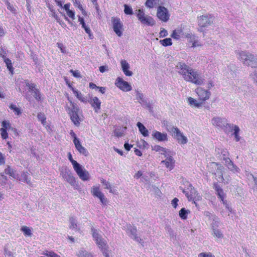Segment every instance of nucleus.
<instances>
[{"instance_id": "nucleus-48", "label": "nucleus", "mask_w": 257, "mask_h": 257, "mask_svg": "<svg viewBox=\"0 0 257 257\" xmlns=\"http://www.w3.org/2000/svg\"><path fill=\"white\" fill-rule=\"evenodd\" d=\"M143 97H144V95H143V93H142L140 91L137 90L136 91V98H137V99L139 101V102L141 103V101H143Z\"/></svg>"}, {"instance_id": "nucleus-5", "label": "nucleus", "mask_w": 257, "mask_h": 257, "mask_svg": "<svg viewBox=\"0 0 257 257\" xmlns=\"http://www.w3.org/2000/svg\"><path fill=\"white\" fill-rule=\"evenodd\" d=\"M239 58L243 60V63L245 65L251 67H257V58L252 54L241 52L239 53Z\"/></svg>"}, {"instance_id": "nucleus-36", "label": "nucleus", "mask_w": 257, "mask_h": 257, "mask_svg": "<svg viewBox=\"0 0 257 257\" xmlns=\"http://www.w3.org/2000/svg\"><path fill=\"white\" fill-rule=\"evenodd\" d=\"M9 108L13 110L15 114L17 115H20L22 113V111L20 108L17 107L15 104H14L13 103L10 104V105H9Z\"/></svg>"}, {"instance_id": "nucleus-42", "label": "nucleus", "mask_w": 257, "mask_h": 257, "mask_svg": "<svg viewBox=\"0 0 257 257\" xmlns=\"http://www.w3.org/2000/svg\"><path fill=\"white\" fill-rule=\"evenodd\" d=\"M212 123L214 125L220 126L222 124L221 119L219 117L213 118L212 119Z\"/></svg>"}, {"instance_id": "nucleus-59", "label": "nucleus", "mask_w": 257, "mask_h": 257, "mask_svg": "<svg viewBox=\"0 0 257 257\" xmlns=\"http://www.w3.org/2000/svg\"><path fill=\"white\" fill-rule=\"evenodd\" d=\"M179 200L177 198H174L171 201V204L174 208H176L178 205Z\"/></svg>"}, {"instance_id": "nucleus-22", "label": "nucleus", "mask_w": 257, "mask_h": 257, "mask_svg": "<svg viewBox=\"0 0 257 257\" xmlns=\"http://www.w3.org/2000/svg\"><path fill=\"white\" fill-rule=\"evenodd\" d=\"M74 145L75 146L76 150L78 151V152L80 154H82L83 155H84L85 157H86L88 155L89 153H88V151L87 150V149L86 148H85L84 147H83L81 145L80 141H79L78 142H77L76 143L74 144Z\"/></svg>"}, {"instance_id": "nucleus-3", "label": "nucleus", "mask_w": 257, "mask_h": 257, "mask_svg": "<svg viewBox=\"0 0 257 257\" xmlns=\"http://www.w3.org/2000/svg\"><path fill=\"white\" fill-rule=\"evenodd\" d=\"M92 235L95 243L105 257H110L108 246L106 241L100 235L94 228H92Z\"/></svg>"}, {"instance_id": "nucleus-47", "label": "nucleus", "mask_w": 257, "mask_h": 257, "mask_svg": "<svg viewBox=\"0 0 257 257\" xmlns=\"http://www.w3.org/2000/svg\"><path fill=\"white\" fill-rule=\"evenodd\" d=\"M152 150L156 152L162 151V152H166V149L159 146V145L154 146V147L153 148Z\"/></svg>"}, {"instance_id": "nucleus-6", "label": "nucleus", "mask_w": 257, "mask_h": 257, "mask_svg": "<svg viewBox=\"0 0 257 257\" xmlns=\"http://www.w3.org/2000/svg\"><path fill=\"white\" fill-rule=\"evenodd\" d=\"M182 192L185 194L188 200L192 201L196 205H197V204L195 201H199L201 199V197L199 195L197 191L191 185H189L186 191L183 190Z\"/></svg>"}, {"instance_id": "nucleus-23", "label": "nucleus", "mask_w": 257, "mask_h": 257, "mask_svg": "<svg viewBox=\"0 0 257 257\" xmlns=\"http://www.w3.org/2000/svg\"><path fill=\"white\" fill-rule=\"evenodd\" d=\"M161 163L164 164L166 168L170 170L174 168L175 162L172 157L167 158L165 160L162 161Z\"/></svg>"}, {"instance_id": "nucleus-55", "label": "nucleus", "mask_w": 257, "mask_h": 257, "mask_svg": "<svg viewBox=\"0 0 257 257\" xmlns=\"http://www.w3.org/2000/svg\"><path fill=\"white\" fill-rule=\"evenodd\" d=\"M7 9L13 13H15L16 9L9 2L7 3Z\"/></svg>"}, {"instance_id": "nucleus-44", "label": "nucleus", "mask_w": 257, "mask_h": 257, "mask_svg": "<svg viewBox=\"0 0 257 257\" xmlns=\"http://www.w3.org/2000/svg\"><path fill=\"white\" fill-rule=\"evenodd\" d=\"M43 254L47 256V257H60V255H59L58 254H57L53 251H47L46 252H44Z\"/></svg>"}, {"instance_id": "nucleus-53", "label": "nucleus", "mask_w": 257, "mask_h": 257, "mask_svg": "<svg viewBox=\"0 0 257 257\" xmlns=\"http://www.w3.org/2000/svg\"><path fill=\"white\" fill-rule=\"evenodd\" d=\"M57 46L60 49L61 53H62L63 54H65L66 53L65 48L64 47V46L62 43H57Z\"/></svg>"}, {"instance_id": "nucleus-26", "label": "nucleus", "mask_w": 257, "mask_h": 257, "mask_svg": "<svg viewBox=\"0 0 257 257\" xmlns=\"http://www.w3.org/2000/svg\"><path fill=\"white\" fill-rule=\"evenodd\" d=\"M139 128V130L142 135L144 137H148L149 136L148 130L146 127L140 122H138L137 124Z\"/></svg>"}, {"instance_id": "nucleus-9", "label": "nucleus", "mask_w": 257, "mask_h": 257, "mask_svg": "<svg viewBox=\"0 0 257 257\" xmlns=\"http://www.w3.org/2000/svg\"><path fill=\"white\" fill-rule=\"evenodd\" d=\"M214 18L211 15H202L198 18V25L201 28H204L210 25L213 21Z\"/></svg>"}, {"instance_id": "nucleus-41", "label": "nucleus", "mask_w": 257, "mask_h": 257, "mask_svg": "<svg viewBox=\"0 0 257 257\" xmlns=\"http://www.w3.org/2000/svg\"><path fill=\"white\" fill-rule=\"evenodd\" d=\"M68 157L69 160L71 162L73 165V168L79 165V164L76 161L73 160L70 152L68 153Z\"/></svg>"}, {"instance_id": "nucleus-45", "label": "nucleus", "mask_w": 257, "mask_h": 257, "mask_svg": "<svg viewBox=\"0 0 257 257\" xmlns=\"http://www.w3.org/2000/svg\"><path fill=\"white\" fill-rule=\"evenodd\" d=\"M34 97L37 101H40L41 100V94L39 89H35L34 91Z\"/></svg>"}, {"instance_id": "nucleus-34", "label": "nucleus", "mask_w": 257, "mask_h": 257, "mask_svg": "<svg viewBox=\"0 0 257 257\" xmlns=\"http://www.w3.org/2000/svg\"><path fill=\"white\" fill-rule=\"evenodd\" d=\"M21 230L25 236H31L32 235L31 229L27 226H23Z\"/></svg>"}, {"instance_id": "nucleus-1", "label": "nucleus", "mask_w": 257, "mask_h": 257, "mask_svg": "<svg viewBox=\"0 0 257 257\" xmlns=\"http://www.w3.org/2000/svg\"><path fill=\"white\" fill-rule=\"evenodd\" d=\"M178 73L187 82H190L197 85L203 84L204 79L201 75L194 69L190 68L184 63L179 62L176 65Z\"/></svg>"}, {"instance_id": "nucleus-56", "label": "nucleus", "mask_w": 257, "mask_h": 257, "mask_svg": "<svg viewBox=\"0 0 257 257\" xmlns=\"http://www.w3.org/2000/svg\"><path fill=\"white\" fill-rule=\"evenodd\" d=\"M50 11L52 12V16L53 17H54L55 19V20L60 24V19H59L58 16L56 14L55 11L54 10H52L51 9H50Z\"/></svg>"}, {"instance_id": "nucleus-63", "label": "nucleus", "mask_w": 257, "mask_h": 257, "mask_svg": "<svg viewBox=\"0 0 257 257\" xmlns=\"http://www.w3.org/2000/svg\"><path fill=\"white\" fill-rule=\"evenodd\" d=\"M131 231L132 232V234L134 236L135 239H137V238H138V237L137 236V234H136L137 228L136 227L133 228L131 229Z\"/></svg>"}, {"instance_id": "nucleus-64", "label": "nucleus", "mask_w": 257, "mask_h": 257, "mask_svg": "<svg viewBox=\"0 0 257 257\" xmlns=\"http://www.w3.org/2000/svg\"><path fill=\"white\" fill-rule=\"evenodd\" d=\"M132 147L133 146L132 145H130L127 143H125L124 145V149L127 151H129Z\"/></svg>"}, {"instance_id": "nucleus-15", "label": "nucleus", "mask_w": 257, "mask_h": 257, "mask_svg": "<svg viewBox=\"0 0 257 257\" xmlns=\"http://www.w3.org/2000/svg\"><path fill=\"white\" fill-rule=\"evenodd\" d=\"M196 91L198 94L199 101H200L202 104L204 101L208 99L210 96V92L202 88H197Z\"/></svg>"}, {"instance_id": "nucleus-32", "label": "nucleus", "mask_w": 257, "mask_h": 257, "mask_svg": "<svg viewBox=\"0 0 257 257\" xmlns=\"http://www.w3.org/2000/svg\"><path fill=\"white\" fill-rule=\"evenodd\" d=\"M77 255L78 257H93L91 253L83 249L80 250L77 253Z\"/></svg>"}, {"instance_id": "nucleus-11", "label": "nucleus", "mask_w": 257, "mask_h": 257, "mask_svg": "<svg viewBox=\"0 0 257 257\" xmlns=\"http://www.w3.org/2000/svg\"><path fill=\"white\" fill-rule=\"evenodd\" d=\"M115 86L122 91L127 92L132 90L131 85L120 77H117L115 81Z\"/></svg>"}, {"instance_id": "nucleus-62", "label": "nucleus", "mask_w": 257, "mask_h": 257, "mask_svg": "<svg viewBox=\"0 0 257 257\" xmlns=\"http://www.w3.org/2000/svg\"><path fill=\"white\" fill-rule=\"evenodd\" d=\"M99 70L100 72L103 73L108 70V67L106 66H101L99 68Z\"/></svg>"}, {"instance_id": "nucleus-51", "label": "nucleus", "mask_w": 257, "mask_h": 257, "mask_svg": "<svg viewBox=\"0 0 257 257\" xmlns=\"http://www.w3.org/2000/svg\"><path fill=\"white\" fill-rule=\"evenodd\" d=\"M213 235L217 238H222L223 235L221 231L218 229H213Z\"/></svg>"}, {"instance_id": "nucleus-13", "label": "nucleus", "mask_w": 257, "mask_h": 257, "mask_svg": "<svg viewBox=\"0 0 257 257\" xmlns=\"http://www.w3.org/2000/svg\"><path fill=\"white\" fill-rule=\"evenodd\" d=\"M74 169L82 180L85 181L89 179L90 176L88 172L83 169L80 164L75 167Z\"/></svg>"}, {"instance_id": "nucleus-61", "label": "nucleus", "mask_w": 257, "mask_h": 257, "mask_svg": "<svg viewBox=\"0 0 257 257\" xmlns=\"http://www.w3.org/2000/svg\"><path fill=\"white\" fill-rule=\"evenodd\" d=\"M26 7L29 14H31V6L30 4V0H27Z\"/></svg>"}, {"instance_id": "nucleus-37", "label": "nucleus", "mask_w": 257, "mask_h": 257, "mask_svg": "<svg viewBox=\"0 0 257 257\" xmlns=\"http://www.w3.org/2000/svg\"><path fill=\"white\" fill-rule=\"evenodd\" d=\"M19 180L24 182H26L28 184L31 183L30 180L28 179V175L27 172H23Z\"/></svg>"}, {"instance_id": "nucleus-18", "label": "nucleus", "mask_w": 257, "mask_h": 257, "mask_svg": "<svg viewBox=\"0 0 257 257\" xmlns=\"http://www.w3.org/2000/svg\"><path fill=\"white\" fill-rule=\"evenodd\" d=\"M88 102L93 108L95 112L98 113L100 109L101 104V102L99 99L97 97L94 96L91 98Z\"/></svg>"}, {"instance_id": "nucleus-40", "label": "nucleus", "mask_w": 257, "mask_h": 257, "mask_svg": "<svg viewBox=\"0 0 257 257\" xmlns=\"http://www.w3.org/2000/svg\"><path fill=\"white\" fill-rule=\"evenodd\" d=\"M114 134L116 137H121L123 135L124 131L119 127L114 130Z\"/></svg>"}, {"instance_id": "nucleus-17", "label": "nucleus", "mask_w": 257, "mask_h": 257, "mask_svg": "<svg viewBox=\"0 0 257 257\" xmlns=\"http://www.w3.org/2000/svg\"><path fill=\"white\" fill-rule=\"evenodd\" d=\"M213 187L216 192V194L218 196V197L222 202V203L225 205L226 207L228 208V205L227 204L226 201L224 200L225 195L222 189L218 185L217 183H215L214 184Z\"/></svg>"}, {"instance_id": "nucleus-60", "label": "nucleus", "mask_w": 257, "mask_h": 257, "mask_svg": "<svg viewBox=\"0 0 257 257\" xmlns=\"http://www.w3.org/2000/svg\"><path fill=\"white\" fill-rule=\"evenodd\" d=\"M5 163V157L0 152V165H4Z\"/></svg>"}, {"instance_id": "nucleus-58", "label": "nucleus", "mask_w": 257, "mask_h": 257, "mask_svg": "<svg viewBox=\"0 0 257 257\" xmlns=\"http://www.w3.org/2000/svg\"><path fill=\"white\" fill-rule=\"evenodd\" d=\"M168 35V32L167 30H166L164 28H162L160 32V37H165Z\"/></svg>"}, {"instance_id": "nucleus-38", "label": "nucleus", "mask_w": 257, "mask_h": 257, "mask_svg": "<svg viewBox=\"0 0 257 257\" xmlns=\"http://www.w3.org/2000/svg\"><path fill=\"white\" fill-rule=\"evenodd\" d=\"M81 25L82 28L84 29L85 32L88 35L89 38L90 39H92L93 38V36L91 33L90 29L87 26H86L85 23H84V24H82Z\"/></svg>"}, {"instance_id": "nucleus-57", "label": "nucleus", "mask_w": 257, "mask_h": 257, "mask_svg": "<svg viewBox=\"0 0 257 257\" xmlns=\"http://www.w3.org/2000/svg\"><path fill=\"white\" fill-rule=\"evenodd\" d=\"M74 5L78 9L82 8V6L81 4L80 0H72Z\"/></svg>"}, {"instance_id": "nucleus-33", "label": "nucleus", "mask_w": 257, "mask_h": 257, "mask_svg": "<svg viewBox=\"0 0 257 257\" xmlns=\"http://www.w3.org/2000/svg\"><path fill=\"white\" fill-rule=\"evenodd\" d=\"M190 211L188 210H186L185 208H182L179 212L180 217L182 219H186L187 218L188 214Z\"/></svg>"}, {"instance_id": "nucleus-54", "label": "nucleus", "mask_w": 257, "mask_h": 257, "mask_svg": "<svg viewBox=\"0 0 257 257\" xmlns=\"http://www.w3.org/2000/svg\"><path fill=\"white\" fill-rule=\"evenodd\" d=\"M70 135L73 138V143L74 144L76 143L77 142H79V139L77 138L76 134L74 133V132L71 130L70 132Z\"/></svg>"}, {"instance_id": "nucleus-16", "label": "nucleus", "mask_w": 257, "mask_h": 257, "mask_svg": "<svg viewBox=\"0 0 257 257\" xmlns=\"http://www.w3.org/2000/svg\"><path fill=\"white\" fill-rule=\"evenodd\" d=\"M94 196L98 197L102 204L106 205L107 199L104 194L100 191L99 187H93L91 190Z\"/></svg>"}, {"instance_id": "nucleus-30", "label": "nucleus", "mask_w": 257, "mask_h": 257, "mask_svg": "<svg viewBox=\"0 0 257 257\" xmlns=\"http://www.w3.org/2000/svg\"><path fill=\"white\" fill-rule=\"evenodd\" d=\"M188 102L190 105L194 106L197 107H200L202 104V102L200 101H199V102H198L196 100H195V99L191 97H189L188 98Z\"/></svg>"}, {"instance_id": "nucleus-52", "label": "nucleus", "mask_w": 257, "mask_h": 257, "mask_svg": "<svg viewBox=\"0 0 257 257\" xmlns=\"http://www.w3.org/2000/svg\"><path fill=\"white\" fill-rule=\"evenodd\" d=\"M198 257H215L211 252H201L199 254Z\"/></svg>"}, {"instance_id": "nucleus-24", "label": "nucleus", "mask_w": 257, "mask_h": 257, "mask_svg": "<svg viewBox=\"0 0 257 257\" xmlns=\"http://www.w3.org/2000/svg\"><path fill=\"white\" fill-rule=\"evenodd\" d=\"M226 127H228L229 128L230 130V132H232L233 128L234 131V135L235 139V141L236 142H238L240 140V138L238 135V133L239 132V128L237 125L233 126L230 124H227Z\"/></svg>"}, {"instance_id": "nucleus-49", "label": "nucleus", "mask_w": 257, "mask_h": 257, "mask_svg": "<svg viewBox=\"0 0 257 257\" xmlns=\"http://www.w3.org/2000/svg\"><path fill=\"white\" fill-rule=\"evenodd\" d=\"M26 86L29 88L30 91H34L36 88V85L34 83H30L29 82L26 83Z\"/></svg>"}, {"instance_id": "nucleus-7", "label": "nucleus", "mask_w": 257, "mask_h": 257, "mask_svg": "<svg viewBox=\"0 0 257 257\" xmlns=\"http://www.w3.org/2000/svg\"><path fill=\"white\" fill-rule=\"evenodd\" d=\"M136 14L138 19L142 24L151 26L155 24L153 18L151 16H146L143 10H136Z\"/></svg>"}, {"instance_id": "nucleus-21", "label": "nucleus", "mask_w": 257, "mask_h": 257, "mask_svg": "<svg viewBox=\"0 0 257 257\" xmlns=\"http://www.w3.org/2000/svg\"><path fill=\"white\" fill-rule=\"evenodd\" d=\"M120 63L124 74L127 76H131L133 75V72L128 70L130 68L129 64L125 60H122Z\"/></svg>"}, {"instance_id": "nucleus-14", "label": "nucleus", "mask_w": 257, "mask_h": 257, "mask_svg": "<svg viewBox=\"0 0 257 257\" xmlns=\"http://www.w3.org/2000/svg\"><path fill=\"white\" fill-rule=\"evenodd\" d=\"M2 127L0 128L1 137L4 140H6L9 137L8 131L11 128V125L9 121L3 120L2 122Z\"/></svg>"}, {"instance_id": "nucleus-39", "label": "nucleus", "mask_w": 257, "mask_h": 257, "mask_svg": "<svg viewBox=\"0 0 257 257\" xmlns=\"http://www.w3.org/2000/svg\"><path fill=\"white\" fill-rule=\"evenodd\" d=\"M37 117L38 120L40 121L44 125H45L46 123V117L44 113H39Z\"/></svg>"}, {"instance_id": "nucleus-43", "label": "nucleus", "mask_w": 257, "mask_h": 257, "mask_svg": "<svg viewBox=\"0 0 257 257\" xmlns=\"http://www.w3.org/2000/svg\"><path fill=\"white\" fill-rule=\"evenodd\" d=\"M70 221V228L71 229L76 228L77 227V223L76 222V220L73 217H71L69 218Z\"/></svg>"}, {"instance_id": "nucleus-27", "label": "nucleus", "mask_w": 257, "mask_h": 257, "mask_svg": "<svg viewBox=\"0 0 257 257\" xmlns=\"http://www.w3.org/2000/svg\"><path fill=\"white\" fill-rule=\"evenodd\" d=\"M63 177L71 185L74 186L76 184V179L72 174H65Z\"/></svg>"}, {"instance_id": "nucleus-4", "label": "nucleus", "mask_w": 257, "mask_h": 257, "mask_svg": "<svg viewBox=\"0 0 257 257\" xmlns=\"http://www.w3.org/2000/svg\"><path fill=\"white\" fill-rule=\"evenodd\" d=\"M168 131L171 133L172 136L177 140L179 144L184 145L187 143V138L180 132L178 128L172 126L168 129Z\"/></svg>"}, {"instance_id": "nucleus-31", "label": "nucleus", "mask_w": 257, "mask_h": 257, "mask_svg": "<svg viewBox=\"0 0 257 257\" xmlns=\"http://www.w3.org/2000/svg\"><path fill=\"white\" fill-rule=\"evenodd\" d=\"M159 0H147L145 6L150 9L153 8L159 4Z\"/></svg>"}, {"instance_id": "nucleus-20", "label": "nucleus", "mask_w": 257, "mask_h": 257, "mask_svg": "<svg viewBox=\"0 0 257 257\" xmlns=\"http://www.w3.org/2000/svg\"><path fill=\"white\" fill-rule=\"evenodd\" d=\"M152 137L159 142L168 141V136L166 133H162L156 130L153 132Z\"/></svg>"}, {"instance_id": "nucleus-29", "label": "nucleus", "mask_w": 257, "mask_h": 257, "mask_svg": "<svg viewBox=\"0 0 257 257\" xmlns=\"http://www.w3.org/2000/svg\"><path fill=\"white\" fill-rule=\"evenodd\" d=\"M5 173L10 175L14 178H16L17 176L16 174V171L12 169L10 166H8L5 169Z\"/></svg>"}, {"instance_id": "nucleus-2", "label": "nucleus", "mask_w": 257, "mask_h": 257, "mask_svg": "<svg viewBox=\"0 0 257 257\" xmlns=\"http://www.w3.org/2000/svg\"><path fill=\"white\" fill-rule=\"evenodd\" d=\"M68 99L70 106L67 105L65 106V109L69 115L72 122L76 126H79L81 121L83 120L82 112L76 103L73 102L69 97Z\"/></svg>"}, {"instance_id": "nucleus-19", "label": "nucleus", "mask_w": 257, "mask_h": 257, "mask_svg": "<svg viewBox=\"0 0 257 257\" xmlns=\"http://www.w3.org/2000/svg\"><path fill=\"white\" fill-rule=\"evenodd\" d=\"M184 27L183 26L181 25L177 29L173 31L171 36L172 38L175 40H179L184 36Z\"/></svg>"}, {"instance_id": "nucleus-8", "label": "nucleus", "mask_w": 257, "mask_h": 257, "mask_svg": "<svg viewBox=\"0 0 257 257\" xmlns=\"http://www.w3.org/2000/svg\"><path fill=\"white\" fill-rule=\"evenodd\" d=\"M111 21L114 32L118 37H121L123 31V26L120 19L119 18L112 17Z\"/></svg>"}, {"instance_id": "nucleus-46", "label": "nucleus", "mask_w": 257, "mask_h": 257, "mask_svg": "<svg viewBox=\"0 0 257 257\" xmlns=\"http://www.w3.org/2000/svg\"><path fill=\"white\" fill-rule=\"evenodd\" d=\"M124 12L126 15H132L133 14V10L131 7H129L127 5H124Z\"/></svg>"}, {"instance_id": "nucleus-50", "label": "nucleus", "mask_w": 257, "mask_h": 257, "mask_svg": "<svg viewBox=\"0 0 257 257\" xmlns=\"http://www.w3.org/2000/svg\"><path fill=\"white\" fill-rule=\"evenodd\" d=\"M70 72L72 73V75L76 78H81V75L78 70H70Z\"/></svg>"}, {"instance_id": "nucleus-12", "label": "nucleus", "mask_w": 257, "mask_h": 257, "mask_svg": "<svg viewBox=\"0 0 257 257\" xmlns=\"http://www.w3.org/2000/svg\"><path fill=\"white\" fill-rule=\"evenodd\" d=\"M157 15L158 18L164 22H167L170 16L167 9L162 6H159L158 8Z\"/></svg>"}, {"instance_id": "nucleus-25", "label": "nucleus", "mask_w": 257, "mask_h": 257, "mask_svg": "<svg viewBox=\"0 0 257 257\" xmlns=\"http://www.w3.org/2000/svg\"><path fill=\"white\" fill-rule=\"evenodd\" d=\"M7 69L9 70L10 73L11 75H13L14 74V68L13 66L12 61L8 58H6L4 59Z\"/></svg>"}, {"instance_id": "nucleus-35", "label": "nucleus", "mask_w": 257, "mask_h": 257, "mask_svg": "<svg viewBox=\"0 0 257 257\" xmlns=\"http://www.w3.org/2000/svg\"><path fill=\"white\" fill-rule=\"evenodd\" d=\"M160 43L164 47L169 46L172 45V40L170 38L161 40L160 41Z\"/></svg>"}, {"instance_id": "nucleus-28", "label": "nucleus", "mask_w": 257, "mask_h": 257, "mask_svg": "<svg viewBox=\"0 0 257 257\" xmlns=\"http://www.w3.org/2000/svg\"><path fill=\"white\" fill-rule=\"evenodd\" d=\"M72 91L76 97L81 102L86 103L87 102V99L84 97L83 95L77 90L72 89Z\"/></svg>"}, {"instance_id": "nucleus-10", "label": "nucleus", "mask_w": 257, "mask_h": 257, "mask_svg": "<svg viewBox=\"0 0 257 257\" xmlns=\"http://www.w3.org/2000/svg\"><path fill=\"white\" fill-rule=\"evenodd\" d=\"M55 2L59 7L61 8H63L66 12L67 16L71 18L72 20H75V12L70 10L71 6L70 3H67L63 6V3L65 2V0H55Z\"/></svg>"}]
</instances>
